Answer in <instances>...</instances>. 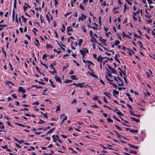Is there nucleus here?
I'll return each instance as SVG.
<instances>
[{"mask_svg": "<svg viewBox=\"0 0 155 155\" xmlns=\"http://www.w3.org/2000/svg\"><path fill=\"white\" fill-rule=\"evenodd\" d=\"M84 84V83H80L79 87L81 88V87H86L87 86H88V85H87V84H86V85H82V84Z\"/></svg>", "mask_w": 155, "mask_h": 155, "instance_id": "nucleus-10", "label": "nucleus"}, {"mask_svg": "<svg viewBox=\"0 0 155 155\" xmlns=\"http://www.w3.org/2000/svg\"><path fill=\"white\" fill-rule=\"evenodd\" d=\"M15 10L14 8L13 9V14H12V18L13 21L14 20L15 18Z\"/></svg>", "mask_w": 155, "mask_h": 155, "instance_id": "nucleus-15", "label": "nucleus"}, {"mask_svg": "<svg viewBox=\"0 0 155 155\" xmlns=\"http://www.w3.org/2000/svg\"><path fill=\"white\" fill-rule=\"evenodd\" d=\"M114 95L115 96V94L118 95L119 94V91L115 90H113Z\"/></svg>", "mask_w": 155, "mask_h": 155, "instance_id": "nucleus-11", "label": "nucleus"}, {"mask_svg": "<svg viewBox=\"0 0 155 155\" xmlns=\"http://www.w3.org/2000/svg\"><path fill=\"white\" fill-rule=\"evenodd\" d=\"M54 78L57 81H58L60 83H61V78L59 77L57 75H56L55 77Z\"/></svg>", "mask_w": 155, "mask_h": 155, "instance_id": "nucleus-4", "label": "nucleus"}, {"mask_svg": "<svg viewBox=\"0 0 155 155\" xmlns=\"http://www.w3.org/2000/svg\"><path fill=\"white\" fill-rule=\"evenodd\" d=\"M81 17L83 18L84 19H86V16L85 15L81 14Z\"/></svg>", "mask_w": 155, "mask_h": 155, "instance_id": "nucleus-48", "label": "nucleus"}, {"mask_svg": "<svg viewBox=\"0 0 155 155\" xmlns=\"http://www.w3.org/2000/svg\"><path fill=\"white\" fill-rule=\"evenodd\" d=\"M115 126L118 129H119L120 130H122V128L118 126L117 125H115Z\"/></svg>", "mask_w": 155, "mask_h": 155, "instance_id": "nucleus-37", "label": "nucleus"}, {"mask_svg": "<svg viewBox=\"0 0 155 155\" xmlns=\"http://www.w3.org/2000/svg\"><path fill=\"white\" fill-rule=\"evenodd\" d=\"M128 146H129L131 147L132 148L137 149H138V147L137 146H136L131 145L130 143H128Z\"/></svg>", "mask_w": 155, "mask_h": 155, "instance_id": "nucleus-5", "label": "nucleus"}, {"mask_svg": "<svg viewBox=\"0 0 155 155\" xmlns=\"http://www.w3.org/2000/svg\"><path fill=\"white\" fill-rule=\"evenodd\" d=\"M110 71H109L107 68V70L110 73H113L115 74H117L116 71L114 68H113L111 67L110 66L108 65H107Z\"/></svg>", "mask_w": 155, "mask_h": 155, "instance_id": "nucleus-1", "label": "nucleus"}, {"mask_svg": "<svg viewBox=\"0 0 155 155\" xmlns=\"http://www.w3.org/2000/svg\"><path fill=\"white\" fill-rule=\"evenodd\" d=\"M129 152L130 153H134L135 154H136L137 153V152L136 151L133 150L131 149L129 150Z\"/></svg>", "mask_w": 155, "mask_h": 155, "instance_id": "nucleus-8", "label": "nucleus"}, {"mask_svg": "<svg viewBox=\"0 0 155 155\" xmlns=\"http://www.w3.org/2000/svg\"><path fill=\"white\" fill-rule=\"evenodd\" d=\"M26 110L27 111H28V108H24V109H21V110Z\"/></svg>", "mask_w": 155, "mask_h": 155, "instance_id": "nucleus-55", "label": "nucleus"}, {"mask_svg": "<svg viewBox=\"0 0 155 155\" xmlns=\"http://www.w3.org/2000/svg\"><path fill=\"white\" fill-rule=\"evenodd\" d=\"M24 142V140H21L20 141H18V143H19L20 144H21L22 143H23Z\"/></svg>", "mask_w": 155, "mask_h": 155, "instance_id": "nucleus-51", "label": "nucleus"}, {"mask_svg": "<svg viewBox=\"0 0 155 155\" xmlns=\"http://www.w3.org/2000/svg\"><path fill=\"white\" fill-rule=\"evenodd\" d=\"M67 117L66 116H65L64 118L63 119V120H62L61 124H62V123L64 122V120H67Z\"/></svg>", "mask_w": 155, "mask_h": 155, "instance_id": "nucleus-20", "label": "nucleus"}, {"mask_svg": "<svg viewBox=\"0 0 155 155\" xmlns=\"http://www.w3.org/2000/svg\"><path fill=\"white\" fill-rule=\"evenodd\" d=\"M137 130H134V129H131V130H130V132H132L133 133H137Z\"/></svg>", "mask_w": 155, "mask_h": 155, "instance_id": "nucleus-34", "label": "nucleus"}, {"mask_svg": "<svg viewBox=\"0 0 155 155\" xmlns=\"http://www.w3.org/2000/svg\"><path fill=\"white\" fill-rule=\"evenodd\" d=\"M23 8H24V11H25L27 9V8H28V7H27V6H24L23 7Z\"/></svg>", "mask_w": 155, "mask_h": 155, "instance_id": "nucleus-62", "label": "nucleus"}, {"mask_svg": "<svg viewBox=\"0 0 155 155\" xmlns=\"http://www.w3.org/2000/svg\"><path fill=\"white\" fill-rule=\"evenodd\" d=\"M12 96L15 99L17 98V96L15 95V94H13L12 95Z\"/></svg>", "mask_w": 155, "mask_h": 155, "instance_id": "nucleus-50", "label": "nucleus"}, {"mask_svg": "<svg viewBox=\"0 0 155 155\" xmlns=\"http://www.w3.org/2000/svg\"><path fill=\"white\" fill-rule=\"evenodd\" d=\"M68 64L67 65V66H64L63 67V71L64 70V69H66V68H67L68 67Z\"/></svg>", "mask_w": 155, "mask_h": 155, "instance_id": "nucleus-54", "label": "nucleus"}, {"mask_svg": "<svg viewBox=\"0 0 155 155\" xmlns=\"http://www.w3.org/2000/svg\"><path fill=\"white\" fill-rule=\"evenodd\" d=\"M88 73H89L90 75L91 76H92L93 77H94L95 78H98V77L96 75H95V74H94V73H93V72H92V73H91V72H90L89 71H88Z\"/></svg>", "mask_w": 155, "mask_h": 155, "instance_id": "nucleus-7", "label": "nucleus"}, {"mask_svg": "<svg viewBox=\"0 0 155 155\" xmlns=\"http://www.w3.org/2000/svg\"><path fill=\"white\" fill-rule=\"evenodd\" d=\"M62 27H63V29H61V31L63 32H64V31L65 30V27L64 25L63 24L62 25Z\"/></svg>", "mask_w": 155, "mask_h": 155, "instance_id": "nucleus-26", "label": "nucleus"}, {"mask_svg": "<svg viewBox=\"0 0 155 155\" xmlns=\"http://www.w3.org/2000/svg\"><path fill=\"white\" fill-rule=\"evenodd\" d=\"M43 116L47 118H48L47 115L46 114H43Z\"/></svg>", "mask_w": 155, "mask_h": 155, "instance_id": "nucleus-56", "label": "nucleus"}, {"mask_svg": "<svg viewBox=\"0 0 155 155\" xmlns=\"http://www.w3.org/2000/svg\"><path fill=\"white\" fill-rule=\"evenodd\" d=\"M2 52L4 54L6 57V52L4 50V48H2Z\"/></svg>", "mask_w": 155, "mask_h": 155, "instance_id": "nucleus-30", "label": "nucleus"}, {"mask_svg": "<svg viewBox=\"0 0 155 155\" xmlns=\"http://www.w3.org/2000/svg\"><path fill=\"white\" fill-rule=\"evenodd\" d=\"M79 7H80L83 10H84V6H82V4H81L80 5V6H79Z\"/></svg>", "mask_w": 155, "mask_h": 155, "instance_id": "nucleus-39", "label": "nucleus"}, {"mask_svg": "<svg viewBox=\"0 0 155 155\" xmlns=\"http://www.w3.org/2000/svg\"><path fill=\"white\" fill-rule=\"evenodd\" d=\"M126 9V3H125V5H124V10L123 11L124 13H125V12Z\"/></svg>", "mask_w": 155, "mask_h": 155, "instance_id": "nucleus-42", "label": "nucleus"}, {"mask_svg": "<svg viewBox=\"0 0 155 155\" xmlns=\"http://www.w3.org/2000/svg\"><path fill=\"white\" fill-rule=\"evenodd\" d=\"M46 46L47 48H53L50 45L47 44Z\"/></svg>", "mask_w": 155, "mask_h": 155, "instance_id": "nucleus-24", "label": "nucleus"}, {"mask_svg": "<svg viewBox=\"0 0 155 155\" xmlns=\"http://www.w3.org/2000/svg\"><path fill=\"white\" fill-rule=\"evenodd\" d=\"M104 94L105 95L107 96L109 98H110L111 97H110V96L111 95V94L110 93L107 92V93L105 92H104Z\"/></svg>", "mask_w": 155, "mask_h": 155, "instance_id": "nucleus-9", "label": "nucleus"}, {"mask_svg": "<svg viewBox=\"0 0 155 155\" xmlns=\"http://www.w3.org/2000/svg\"><path fill=\"white\" fill-rule=\"evenodd\" d=\"M72 81V80H70L68 79H67L64 81V83H69V82H71Z\"/></svg>", "mask_w": 155, "mask_h": 155, "instance_id": "nucleus-16", "label": "nucleus"}, {"mask_svg": "<svg viewBox=\"0 0 155 155\" xmlns=\"http://www.w3.org/2000/svg\"><path fill=\"white\" fill-rule=\"evenodd\" d=\"M114 58L116 60L117 62H118L120 64V63L119 60L117 58L116 55H115V57H114Z\"/></svg>", "mask_w": 155, "mask_h": 155, "instance_id": "nucleus-32", "label": "nucleus"}, {"mask_svg": "<svg viewBox=\"0 0 155 155\" xmlns=\"http://www.w3.org/2000/svg\"><path fill=\"white\" fill-rule=\"evenodd\" d=\"M1 147L4 148V149H6L8 147L7 145L5 146H1Z\"/></svg>", "mask_w": 155, "mask_h": 155, "instance_id": "nucleus-58", "label": "nucleus"}, {"mask_svg": "<svg viewBox=\"0 0 155 155\" xmlns=\"http://www.w3.org/2000/svg\"><path fill=\"white\" fill-rule=\"evenodd\" d=\"M77 109L78 110L77 112H80L81 110V108L79 109L78 108H77Z\"/></svg>", "mask_w": 155, "mask_h": 155, "instance_id": "nucleus-59", "label": "nucleus"}, {"mask_svg": "<svg viewBox=\"0 0 155 155\" xmlns=\"http://www.w3.org/2000/svg\"><path fill=\"white\" fill-rule=\"evenodd\" d=\"M138 42L140 44V47L141 48H142L143 49H144V48L143 47V45L142 44L141 42V41H138Z\"/></svg>", "mask_w": 155, "mask_h": 155, "instance_id": "nucleus-22", "label": "nucleus"}, {"mask_svg": "<svg viewBox=\"0 0 155 155\" xmlns=\"http://www.w3.org/2000/svg\"><path fill=\"white\" fill-rule=\"evenodd\" d=\"M110 84H112L113 86L116 89H117V87H118L115 84H114V83L110 82Z\"/></svg>", "mask_w": 155, "mask_h": 155, "instance_id": "nucleus-14", "label": "nucleus"}, {"mask_svg": "<svg viewBox=\"0 0 155 155\" xmlns=\"http://www.w3.org/2000/svg\"><path fill=\"white\" fill-rule=\"evenodd\" d=\"M98 98L99 97L98 96H96L94 97L93 98V99L94 100H97Z\"/></svg>", "mask_w": 155, "mask_h": 155, "instance_id": "nucleus-33", "label": "nucleus"}, {"mask_svg": "<svg viewBox=\"0 0 155 155\" xmlns=\"http://www.w3.org/2000/svg\"><path fill=\"white\" fill-rule=\"evenodd\" d=\"M72 30V28L71 27L69 26L67 27V31L68 32H69V31H71Z\"/></svg>", "mask_w": 155, "mask_h": 155, "instance_id": "nucleus-13", "label": "nucleus"}, {"mask_svg": "<svg viewBox=\"0 0 155 155\" xmlns=\"http://www.w3.org/2000/svg\"><path fill=\"white\" fill-rule=\"evenodd\" d=\"M97 59L98 61L100 62L101 63H102V59H101V55H100L97 57Z\"/></svg>", "mask_w": 155, "mask_h": 155, "instance_id": "nucleus-6", "label": "nucleus"}, {"mask_svg": "<svg viewBox=\"0 0 155 155\" xmlns=\"http://www.w3.org/2000/svg\"><path fill=\"white\" fill-rule=\"evenodd\" d=\"M107 120H108V121L109 122H113V120H111L110 118H108L107 119Z\"/></svg>", "mask_w": 155, "mask_h": 155, "instance_id": "nucleus-31", "label": "nucleus"}, {"mask_svg": "<svg viewBox=\"0 0 155 155\" xmlns=\"http://www.w3.org/2000/svg\"><path fill=\"white\" fill-rule=\"evenodd\" d=\"M88 0H83V3L86 4Z\"/></svg>", "mask_w": 155, "mask_h": 155, "instance_id": "nucleus-61", "label": "nucleus"}, {"mask_svg": "<svg viewBox=\"0 0 155 155\" xmlns=\"http://www.w3.org/2000/svg\"><path fill=\"white\" fill-rule=\"evenodd\" d=\"M86 63H88L89 64H93V65L94 64L91 61H86Z\"/></svg>", "mask_w": 155, "mask_h": 155, "instance_id": "nucleus-35", "label": "nucleus"}, {"mask_svg": "<svg viewBox=\"0 0 155 155\" xmlns=\"http://www.w3.org/2000/svg\"><path fill=\"white\" fill-rule=\"evenodd\" d=\"M117 114L119 115L120 116H123V114L120 111H118L116 112Z\"/></svg>", "mask_w": 155, "mask_h": 155, "instance_id": "nucleus-18", "label": "nucleus"}, {"mask_svg": "<svg viewBox=\"0 0 155 155\" xmlns=\"http://www.w3.org/2000/svg\"><path fill=\"white\" fill-rule=\"evenodd\" d=\"M118 69L120 71V72H119V73H120V75L121 76H122V73L124 75V76H126V72L125 71H124V72L120 68H118Z\"/></svg>", "mask_w": 155, "mask_h": 155, "instance_id": "nucleus-2", "label": "nucleus"}, {"mask_svg": "<svg viewBox=\"0 0 155 155\" xmlns=\"http://www.w3.org/2000/svg\"><path fill=\"white\" fill-rule=\"evenodd\" d=\"M82 30L84 32H87V30L84 28V26H83L81 28Z\"/></svg>", "mask_w": 155, "mask_h": 155, "instance_id": "nucleus-36", "label": "nucleus"}, {"mask_svg": "<svg viewBox=\"0 0 155 155\" xmlns=\"http://www.w3.org/2000/svg\"><path fill=\"white\" fill-rule=\"evenodd\" d=\"M74 103H76V99H74V100L72 101L71 103L73 104Z\"/></svg>", "mask_w": 155, "mask_h": 155, "instance_id": "nucleus-57", "label": "nucleus"}, {"mask_svg": "<svg viewBox=\"0 0 155 155\" xmlns=\"http://www.w3.org/2000/svg\"><path fill=\"white\" fill-rule=\"evenodd\" d=\"M18 91L19 92H21L24 93L26 92V90L24 89L22 87H20L19 88V89L18 90Z\"/></svg>", "mask_w": 155, "mask_h": 155, "instance_id": "nucleus-3", "label": "nucleus"}, {"mask_svg": "<svg viewBox=\"0 0 155 155\" xmlns=\"http://www.w3.org/2000/svg\"><path fill=\"white\" fill-rule=\"evenodd\" d=\"M48 56V55H47L46 54H45L43 55V56L42 57V58L44 59L45 58L47 57Z\"/></svg>", "mask_w": 155, "mask_h": 155, "instance_id": "nucleus-45", "label": "nucleus"}, {"mask_svg": "<svg viewBox=\"0 0 155 155\" xmlns=\"http://www.w3.org/2000/svg\"><path fill=\"white\" fill-rule=\"evenodd\" d=\"M124 76V77H123V78H124V81H125V82H126V83H127V79H126V77H127V76Z\"/></svg>", "mask_w": 155, "mask_h": 155, "instance_id": "nucleus-49", "label": "nucleus"}, {"mask_svg": "<svg viewBox=\"0 0 155 155\" xmlns=\"http://www.w3.org/2000/svg\"><path fill=\"white\" fill-rule=\"evenodd\" d=\"M71 77L73 80H77L78 79L75 75H72L71 76Z\"/></svg>", "mask_w": 155, "mask_h": 155, "instance_id": "nucleus-12", "label": "nucleus"}, {"mask_svg": "<svg viewBox=\"0 0 155 155\" xmlns=\"http://www.w3.org/2000/svg\"><path fill=\"white\" fill-rule=\"evenodd\" d=\"M107 75H108V76L109 77H111L112 76V74L110 73H107Z\"/></svg>", "mask_w": 155, "mask_h": 155, "instance_id": "nucleus-63", "label": "nucleus"}, {"mask_svg": "<svg viewBox=\"0 0 155 155\" xmlns=\"http://www.w3.org/2000/svg\"><path fill=\"white\" fill-rule=\"evenodd\" d=\"M45 121H43L41 119H40L39 120V122L38 123V124H41L43 123H45Z\"/></svg>", "mask_w": 155, "mask_h": 155, "instance_id": "nucleus-40", "label": "nucleus"}, {"mask_svg": "<svg viewBox=\"0 0 155 155\" xmlns=\"http://www.w3.org/2000/svg\"><path fill=\"white\" fill-rule=\"evenodd\" d=\"M49 82L51 83V85L53 87H56V85L53 84V82L51 81V79H50L49 80Z\"/></svg>", "mask_w": 155, "mask_h": 155, "instance_id": "nucleus-21", "label": "nucleus"}, {"mask_svg": "<svg viewBox=\"0 0 155 155\" xmlns=\"http://www.w3.org/2000/svg\"><path fill=\"white\" fill-rule=\"evenodd\" d=\"M104 98V101L106 103H108V101H107V99H106L105 97H103Z\"/></svg>", "mask_w": 155, "mask_h": 155, "instance_id": "nucleus-43", "label": "nucleus"}, {"mask_svg": "<svg viewBox=\"0 0 155 155\" xmlns=\"http://www.w3.org/2000/svg\"><path fill=\"white\" fill-rule=\"evenodd\" d=\"M12 83V82L10 81H7L5 82V84H8Z\"/></svg>", "mask_w": 155, "mask_h": 155, "instance_id": "nucleus-47", "label": "nucleus"}, {"mask_svg": "<svg viewBox=\"0 0 155 155\" xmlns=\"http://www.w3.org/2000/svg\"><path fill=\"white\" fill-rule=\"evenodd\" d=\"M80 52H81V54L82 55L84 54H85V52L84 51H83L82 50H80Z\"/></svg>", "mask_w": 155, "mask_h": 155, "instance_id": "nucleus-27", "label": "nucleus"}, {"mask_svg": "<svg viewBox=\"0 0 155 155\" xmlns=\"http://www.w3.org/2000/svg\"><path fill=\"white\" fill-rule=\"evenodd\" d=\"M4 128V125H0V129H3Z\"/></svg>", "mask_w": 155, "mask_h": 155, "instance_id": "nucleus-53", "label": "nucleus"}, {"mask_svg": "<svg viewBox=\"0 0 155 155\" xmlns=\"http://www.w3.org/2000/svg\"><path fill=\"white\" fill-rule=\"evenodd\" d=\"M101 41H103V42H105L106 40L104 39H102L101 37H100V38L99 39Z\"/></svg>", "mask_w": 155, "mask_h": 155, "instance_id": "nucleus-23", "label": "nucleus"}, {"mask_svg": "<svg viewBox=\"0 0 155 155\" xmlns=\"http://www.w3.org/2000/svg\"><path fill=\"white\" fill-rule=\"evenodd\" d=\"M57 109H56V111L60 110V106H58L57 107Z\"/></svg>", "mask_w": 155, "mask_h": 155, "instance_id": "nucleus-52", "label": "nucleus"}, {"mask_svg": "<svg viewBox=\"0 0 155 155\" xmlns=\"http://www.w3.org/2000/svg\"><path fill=\"white\" fill-rule=\"evenodd\" d=\"M25 115L26 116H27V117H31V115L30 114H28V113H27L26 114H25Z\"/></svg>", "mask_w": 155, "mask_h": 155, "instance_id": "nucleus-64", "label": "nucleus"}, {"mask_svg": "<svg viewBox=\"0 0 155 155\" xmlns=\"http://www.w3.org/2000/svg\"><path fill=\"white\" fill-rule=\"evenodd\" d=\"M46 17L48 19V22H49V23H50V19L49 18L48 16V15H46Z\"/></svg>", "mask_w": 155, "mask_h": 155, "instance_id": "nucleus-41", "label": "nucleus"}, {"mask_svg": "<svg viewBox=\"0 0 155 155\" xmlns=\"http://www.w3.org/2000/svg\"><path fill=\"white\" fill-rule=\"evenodd\" d=\"M35 41L38 43V44L39 45H40V44L39 42V41L36 38L35 39Z\"/></svg>", "mask_w": 155, "mask_h": 155, "instance_id": "nucleus-60", "label": "nucleus"}, {"mask_svg": "<svg viewBox=\"0 0 155 155\" xmlns=\"http://www.w3.org/2000/svg\"><path fill=\"white\" fill-rule=\"evenodd\" d=\"M122 37L124 38L125 37H126V35L125 33L123 31L122 33Z\"/></svg>", "mask_w": 155, "mask_h": 155, "instance_id": "nucleus-46", "label": "nucleus"}, {"mask_svg": "<svg viewBox=\"0 0 155 155\" xmlns=\"http://www.w3.org/2000/svg\"><path fill=\"white\" fill-rule=\"evenodd\" d=\"M106 79H107V80L108 81H113V80H111L109 78H108L107 76V75H106Z\"/></svg>", "mask_w": 155, "mask_h": 155, "instance_id": "nucleus-44", "label": "nucleus"}, {"mask_svg": "<svg viewBox=\"0 0 155 155\" xmlns=\"http://www.w3.org/2000/svg\"><path fill=\"white\" fill-rule=\"evenodd\" d=\"M83 41V39H80L79 40V41L78 43V45L79 46H80L81 45V44L82 43Z\"/></svg>", "mask_w": 155, "mask_h": 155, "instance_id": "nucleus-17", "label": "nucleus"}, {"mask_svg": "<svg viewBox=\"0 0 155 155\" xmlns=\"http://www.w3.org/2000/svg\"><path fill=\"white\" fill-rule=\"evenodd\" d=\"M55 129V127H54L53 128L51 129L47 133V134H49L50 133H51V132L54 129Z\"/></svg>", "mask_w": 155, "mask_h": 155, "instance_id": "nucleus-29", "label": "nucleus"}, {"mask_svg": "<svg viewBox=\"0 0 155 155\" xmlns=\"http://www.w3.org/2000/svg\"><path fill=\"white\" fill-rule=\"evenodd\" d=\"M120 42L119 41H116L114 43V44L116 45H118L120 44Z\"/></svg>", "mask_w": 155, "mask_h": 155, "instance_id": "nucleus-28", "label": "nucleus"}, {"mask_svg": "<svg viewBox=\"0 0 155 155\" xmlns=\"http://www.w3.org/2000/svg\"><path fill=\"white\" fill-rule=\"evenodd\" d=\"M21 17L23 20L24 22L25 23H26V19L25 18L23 15L21 16Z\"/></svg>", "mask_w": 155, "mask_h": 155, "instance_id": "nucleus-19", "label": "nucleus"}, {"mask_svg": "<svg viewBox=\"0 0 155 155\" xmlns=\"http://www.w3.org/2000/svg\"><path fill=\"white\" fill-rule=\"evenodd\" d=\"M14 7L15 8H16V0H14Z\"/></svg>", "mask_w": 155, "mask_h": 155, "instance_id": "nucleus-25", "label": "nucleus"}, {"mask_svg": "<svg viewBox=\"0 0 155 155\" xmlns=\"http://www.w3.org/2000/svg\"><path fill=\"white\" fill-rule=\"evenodd\" d=\"M55 136L54 135H53L52 136V137H53V139H54L53 141L54 142H55L56 141V140H57V138H55Z\"/></svg>", "mask_w": 155, "mask_h": 155, "instance_id": "nucleus-38", "label": "nucleus"}]
</instances>
